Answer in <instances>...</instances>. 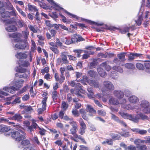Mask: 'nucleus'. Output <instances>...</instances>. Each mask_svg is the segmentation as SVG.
Returning <instances> with one entry per match:
<instances>
[{"instance_id":"obj_1","label":"nucleus","mask_w":150,"mask_h":150,"mask_svg":"<svg viewBox=\"0 0 150 150\" xmlns=\"http://www.w3.org/2000/svg\"><path fill=\"white\" fill-rule=\"evenodd\" d=\"M24 81L22 79L18 80L16 81H13L11 83L13 86H5L3 88V90L6 91L10 92L11 93H14L16 88L15 87L19 88L22 86V84L23 83Z\"/></svg>"},{"instance_id":"obj_2","label":"nucleus","mask_w":150,"mask_h":150,"mask_svg":"<svg viewBox=\"0 0 150 150\" xmlns=\"http://www.w3.org/2000/svg\"><path fill=\"white\" fill-rule=\"evenodd\" d=\"M29 35V31L28 28H26L25 30L22 32V34L20 33H14L9 35L10 38L14 39L13 42H20L21 41V37L23 36L25 40H27Z\"/></svg>"},{"instance_id":"obj_3","label":"nucleus","mask_w":150,"mask_h":150,"mask_svg":"<svg viewBox=\"0 0 150 150\" xmlns=\"http://www.w3.org/2000/svg\"><path fill=\"white\" fill-rule=\"evenodd\" d=\"M4 4L0 1V14L1 16L0 17V21L5 22V24L7 25L8 24V22L9 23L11 20L8 19L10 18L9 12L4 10Z\"/></svg>"},{"instance_id":"obj_4","label":"nucleus","mask_w":150,"mask_h":150,"mask_svg":"<svg viewBox=\"0 0 150 150\" xmlns=\"http://www.w3.org/2000/svg\"><path fill=\"white\" fill-rule=\"evenodd\" d=\"M140 107H137V112H142L145 114L150 113V103L147 101L143 100L140 102Z\"/></svg>"},{"instance_id":"obj_5","label":"nucleus","mask_w":150,"mask_h":150,"mask_svg":"<svg viewBox=\"0 0 150 150\" xmlns=\"http://www.w3.org/2000/svg\"><path fill=\"white\" fill-rule=\"evenodd\" d=\"M119 113L124 119H129L136 123H137L139 122V118L138 117L137 115H132L129 114L122 111L119 112Z\"/></svg>"},{"instance_id":"obj_6","label":"nucleus","mask_w":150,"mask_h":150,"mask_svg":"<svg viewBox=\"0 0 150 150\" xmlns=\"http://www.w3.org/2000/svg\"><path fill=\"white\" fill-rule=\"evenodd\" d=\"M25 134L23 131L18 130L13 132L11 134V136L16 141H20L25 138Z\"/></svg>"},{"instance_id":"obj_7","label":"nucleus","mask_w":150,"mask_h":150,"mask_svg":"<svg viewBox=\"0 0 150 150\" xmlns=\"http://www.w3.org/2000/svg\"><path fill=\"white\" fill-rule=\"evenodd\" d=\"M81 82L84 84H86V82H87L89 85L93 86L96 88L99 87V84L98 82L96 81H93L91 80H88L86 76H83V79L81 80Z\"/></svg>"},{"instance_id":"obj_8","label":"nucleus","mask_w":150,"mask_h":150,"mask_svg":"<svg viewBox=\"0 0 150 150\" xmlns=\"http://www.w3.org/2000/svg\"><path fill=\"white\" fill-rule=\"evenodd\" d=\"M18 73L16 74V76L20 78L27 79L29 76L30 72L29 71H26L25 69L19 68L18 70Z\"/></svg>"},{"instance_id":"obj_9","label":"nucleus","mask_w":150,"mask_h":150,"mask_svg":"<svg viewBox=\"0 0 150 150\" xmlns=\"http://www.w3.org/2000/svg\"><path fill=\"white\" fill-rule=\"evenodd\" d=\"M10 23L8 22V24L6 25L5 29L6 30L9 32H13L16 31L17 30L16 28L14 25H11L15 23V21H10Z\"/></svg>"},{"instance_id":"obj_10","label":"nucleus","mask_w":150,"mask_h":150,"mask_svg":"<svg viewBox=\"0 0 150 150\" xmlns=\"http://www.w3.org/2000/svg\"><path fill=\"white\" fill-rule=\"evenodd\" d=\"M122 100V102L121 103V106L123 108H124L128 110H134L135 111L137 112V106L135 105L134 106L132 107L131 106V105H124V104L126 103V100L125 99H124Z\"/></svg>"},{"instance_id":"obj_11","label":"nucleus","mask_w":150,"mask_h":150,"mask_svg":"<svg viewBox=\"0 0 150 150\" xmlns=\"http://www.w3.org/2000/svg\"><path fill=\"white\" fill-rule=\"evenodd\" d=\"M79 122L80 126L79 133L81 135H83L85 132V130L86 127V125L81 118L79 119Z\"/></svg>"},{"instance_id":"obj_12","label":"nucleus","mask_w":150,"mask_h":150,"mask_svg":"<svg viewBox=\"0 0 150 150\" xmlns=\"http://www.w3.org/2000/svg\"><path fill=\"white\" fill-rule=\"evenodd\" d=\"M104 87L107 90L111 91L114 90V86L113 84L110 81H105L103 82Z\"/></svg>"},{"instance_id":"obj_13","label":"nucleus","mask_w":150,"mask_h":150,"mask_svg":"<svg viewBox=\"0 0 150 150\" xmlns=\"http://www.w3.org/2000/svg\"><path fill=\"white\" fill-rule=\"evenodd\" d=\"M13 130L11 129L10 127L7 126L2 127L1 126V132H5V134L6 136H8L11 134L13 132Z\"/></svg>"},{"instance_id":"obj_14","label":"nucleus","mask_w":150,"mask_h":150,"mask_svg":"<svg viewBox=\"0 0 150 150\" xmlns=\"http://www.w3.org/2000/svg\"><path fill=\"white\" fill-rule=\"evenodd\" d=\"M15 47L17 49H24L25 48L28 49V43L24 42L21 43H18L15 46Z\"/></svg>"},{"instance_id":"obj_15","label":"nucleus","mask_w":150,"mask_h":150,"mask_svg":"<svg viewBox=\"0 0 150 150\" xmlns=\"http://www.w3.org/2000/svg\"><path fill=\"white\" fill-rule=\"evenodd\" d=\"M70 86H78L79 88H81L80 92L82 93H84L85 91L84 90L81 88V84L79 83H75L74 81H71L69 83Z\"/></svg>"},{"instance_id":"obj_16","label":"nucleus","mask_w":150,"mask_h":150,"mask_svg":"<svg viewBox=\"0 0 150 150\" xmlns=\"http://www.w3.org/2000/svg\"><path fill=\"white\" fill-rule=\"evenodd\" d=\"M15 56L17 59H26L28 55L24 53L19 52L16 54Z\"/></svg>"},{"instance_id":"obj_17","label":"nucleus","mask_w":150,"mask_h":150,"mask_svg":"<svg viewBox=\"0 0 150 150\" xmlns=\"http://www.w3.org/2000/svg\"><path fill=\"white\" fill-rule=\"evenodd\" d=\"M115 96L118 99L122 98L124 96V93L122 92L120 90H115L114 91Z\"/></svg>"},{"instance_id":"obj_18","label":"nucleus","mask_w":150,"mask_h":150,"mask_svg":"<svg viewBox=\"0 0 150 150\" xmlns=\"http://www.w3.org/2000/svg\"><path fill=\"white\" fill-rule=\"evenodd\" d=\"M61 57L64 64H68L69 62L67 59L66 52H62Z\"/></svg>"},{"instance_id":"obj_19","label":"nucleus","mask_w":150,"mask_h":150,"mask_svg":"<svg viewBox=\"0 0 150 150\" xmlns=\"http://www.w3.org/2000/svg\"><path fill=\"white\" fill-rule=\"evenodd\" d=\"M38 127H39L38 126V125L35 122H33L31 125L29 126L28 127V129L30 133L31 134H32V131L33 130V129H36L37 128H38Z\"/></svg>"},{"instance_id":"obj_20","label":"nucleus","mask_w":150,"mask_h":150,"mask_svg":"<svg viewBox=\"0 0 150 150\" xmlns=\"http://www.w3.org/2000/svg\"><path fill=\"white\" fill-rule=\"evenodd\" d=\"M142 55V54L135 53H130L128 55V60L132 61L136 57H140Z\"/></svg>"},{"instance_id":"obj_21","label":"nucleus","mask_w":150,"mask_h":150,"mask_svg":"<svg viewBox=\"0 0 150 150\" xmlns=\"http://www.w3.org/2000/svg\"><path fill=\"white\" fill-rule=\"evenodd\" d=\"M128 100L130 102L133 103H136L139 101L138 98L135 96H131L128 98Z\"/></svg>"},{"instance_id":"obj_22","label":"nucleus","mask_w":150,"mask_h":150,"mask_svg":"<svg viewBox=\"0 0 150 150\" xmlns=\"http://www.w3.org/2000/svg\"><path fill=\"white\" fill-rule=\"evenodd\" d=\"M50 131L52 132V135L54 137L55 139H57L59 136L60 132L55 129H50Z\"/></svg>"},{"instance_id":"obj_23","label":"nucleus","mask_w":150,"mask_h":150,"mask_svg":"<svg viewBox=\"0 0 150 150\" xmlns=\"http://www.w3.org/2000/svg\"><path fill=\"white\" fill-rule=\"evenodd\" d=\"M86 110L91 114H95L96 112V111L91 105H87Z\"/></svg>"},{"instance_id":"obj_24","label":"nucleus","mask_w":150,"mask_h":150,"mask_svg":"<svg viewBox=\"0 0 150 150\" xmlns=\"http://www.w3.org/2000/svg\"><path fill=\"white\" fill-rule=\"evenodd\" d=\"M108 61H106L105 62L102 63L100 64V66L105 69L106 70L108 71H109L111 68L110 66L108 65Z\"/></svg>"},{"instance_id":"obj_25","label":"nucleus","mask_w":150,"mask_h":150,"mask_svg":"<svg viewBox=\"0 0 150 150\" xmlns=\"http://www.w3.org/2000/svg\"><path fill=\"white\" fill-rule=\"evenodd\" d=\"M87 90L88 92V93L87 94L88 97L90 99L93 98L94 96L93 88H88Z\"/></svg>"},{"instance_id":"obj_26","label":"nucleus","mask_w":150,"mask_h":150,"mask_svg":"<svg viewBox=\"0 0 150 150\" xmlns=\"http://www.w3.org/2000/svg\"><path fill=\"white\" fill-rule=\"evenodd\" d=\"M47 1L51 4L52 7L55 10H59L60 9V7L59 5L55 3L53 0H47Z\"/></svg>"},{"instance_id":"obj_27","label":"nucleus","mask_w":150,"mask_h":150,"mask_svg":"<svg viewBox=\"0 0 150 150\" xmlns=\"http://www.w3.org/2000/svg\"><path fill=\"white\" fill-rule=\"evenodd\" d=\"M22 118V117L20 114H15L13 117H11V119L12 120H17L19 121Z\"/></svg>"},{"instance_id":"obj_28","label":"nucleus","mask_w":150,"mask_h":150,"mask_svg":"<svg viewBox=\"0 0 150 150\" xmlns=\"http://www.w3.org/2000/svg\"><path fill=\"white\" fill-rule=\"evenodd\" d=\"M97 71L100 76L102 77H104L106 75L105 71L100 68H98L97 69Z\"/></svg>"},{"instance_id":"obj_29","label":"nucleus","mask_w":150,"mask_h":150,"mask_svg":"<svg viewBox=\"0 0 150 150\" xmlns=\"http://www.w3.org/2000/svg\"><path fill=\"white\" fill-rule=\"evenodd\" d=\"M145 140H142L140 139L141 143H146L150 144V136H147L144 137Z\"/></svg>"},{"instance_id":"obj_30","label":"nucleus","mask_w":150,"mask_h":150,"mask_svg":"<svg viewBox=\"0 0 150 150\" xmlns=\"http://www.w3.org/2000/svg\"><path fill=\"white\" fill-rule=\"evenodd\" d=\"M125 53L124 52L120 53L117 54V57L121 61H124L126 60L125 59Z\"/></svg>"},{"instance_id":"obj_31","label":"nucleus","mask_w":150,"mask_h":150,"mask_svg":"<svg viewBox=\"0 0 150 150\" xmlns=\"http://www.w3.org/2000/svg\"><path fill=\"white\" fill-rule=\"evenodd\" d=\"M102 144L104 145L107 144L108 145H112L113 142L111 139H106L105 141L102 142Z\"/></svg>"},{"instance_id":"obj_32","label":"nucleus","mask_w":150,"mask_h":150,"mask_svg":"<svg viewBox=\"0 0 150 150\" xmlns=\"http://www.w3.org/2000/svg\"><path fill=\"white\" fill-rule=\"evenodd\" d=\"M140 112V113L138 114L137 115H137V117L139 118V119H140H140L143 120L147 119L148 118V117L147 116L142 113L141 112Z\"/></svg>"},{"instance_id":"obj_33","label":"nucleus","mask_w":150,"mask_h":150,"mask_svg":"<svg viewBox=\"0 0 150 150\" xmlns=\"http://www.w3.org/2000/svg\"><path fill=\"white\" fill-rule=\"evenodd\" d=\"M47 99V97H45L43 98L42 101V108L43 109V110H45L46 107V101Z\"/></svg>"},{"instance_id":"obj_34","label":"nucleus","mask_w":150,"mask_h":150,"mask_svg":"<svg viewBox=\"0 0 150 150\" xmlns=\"http://www.w3.org/2000/svg\"><path fill=\"white\" fill-rule=\"evenodd\" d=\"M125 67L128 69H135V66L134 64L131 63H127L124 65Z\"/></svg>"},{"instance_id":"obj_35","label":"nucleus","mask_w":150,"mask_h":150,"mask_svg":"<svg viewBox=\"0 0 150 150\" xmlns=\"http://www.w3.org/2000/svg\"><path fill=\"white\" fill-rule=\"evenodd\" d=\"M28 7L29 10L31 11H38L37 9L34 6L32 5L29 4H28Z\"/></svg>"},{"instance_id":"obj_36","label":"nucleus","mask_w":150,"mask_h":150,"mask_svg":"<svg viewBox=\"0 0 150 150\" xmlns=\"http://www.w3.org/2000/svg\"><path fill=\"white\" fill-rule=\"evenodd\" d=\"M30 30L34 33H37L38 32V29L36 28L35 26H33L31 25H28Z\"/></svg>"},{"instance_id":"obj_37","label":"nucleus","mask_w":150,"mask_h":150,"mask_svg":"<svg viewBox=\"0 0 150 150\" xmlns=\"http://www.w3.org/2000/svg\"><path fill=\"white\" fill-rule=\"evenodd\" d=\"M69 123L72 127L71 128L78 129V125L76 121L71 120Z\"/></svg>"},{"instance_id":"obj_38","label":"nucleus","mask_w":150,"mask_h":150,"mask_svg":"<svg viewBox=\"0 0 150 150\" xmlns=\"http://www.w3.org/2000/svg\"><path fill=\"white\" fill-rule=\"evenodd\" d=\"M109 102L110 104L113 105H117L119 104V102L113 98H111L109 100Z\"/></svg>"},{"instance_id":"obj_39","label":"nucleus","mask_w":150,"mask_h":150,"mask_svg":"<svg viewBox=\"0 0 150 150\" xmlns=\"http://www.w3.org/2000/svg\"><path fill=\"white\" fill-rule=\"evenodd\" d=\"M112 69L115 71H117V72H119L121 73L123 72V69L120 67L114 66L112 67Z\"/></svg>"},{"instance_id":"obj_40","label":"nucleus","mask_w":150,"mask_h":150,"mask_svg":"<svg viewBox=\"0 0 150 150\" xmlns=\"http://www.w3.org/2000/svg\"><path fill=\"white\" fill-rule=\"evenodd\" d=\"M18 24L20 27H25L26 25V23L22 20L19 21Z\"/></svg>"},{"instance_id":"obj_41","label":"nucleus","mask_w":150,"mask_h":150,"mask_svg":"<svg viewBox=\"0 0 150 150\" xmlns=\"http://www.w3.org/2000/svg\"><path fill=\"white\" fill-rule=\"evenodd\" d=\"M143 20V18L141 16H139L138 17L137 21H135L136 23L138 25H140L142 24V21Z\"/></svg>"},{"instance_id":"obj_42","label":"nucleus","mask_w":150,"mask_h":150,"mask_svg":"<svg viewBox=\"0 0 150 150\" xmlns=\"http://www.w3.org/2000/svg\"><path fill=\"white\" fill-rule=\"evenodd\" d=\"M50 48L51 50L55 54H58L59 53V51L57 48V46H55L54 47H50Z\"/></svg>"},{"instance_id":"obj_43","label":"nucleus","mask_w":150,"mask_h":150,"mask_svg":"<svg viewBox=\"0 0 150 150\" xmlns=\"http://www.w3.org/2000/svg\"><path fill=\"white\" fill-rule=\"evenodd\" d=\"M137 68L139 70H142L144 69V64H143L140 63H138L136 64Z\"/></svg>"},{"instance_id":"obj_44","label":"nucleus","mask_w":150,"mask_h":150,"mask_svg":"<svg viewBox=\"0 0 150 150\" xmlns=\"http://www.w3.org/2000/svg\"><path fill=\"white\" fill-rule=\"evenodd\" d=\"M137 148H139V150H147L148 148L147 146L143 144L139 146H137Z\"/></svg>"},{"instance_id":"obj_45","label":"nucleus","mask_w":150,"mask_h":150,"mask_svg":"<svg viewBox=\"0 0 150 150\" xmlns=\"http://www.w3.org/2000/svg\"><path fill=\"white\" fill-rule=\"evenodd\" d=\"M60 16H61V18H62V21L63 22L65 23H69L70 21L68 20L62 14L60 13Z\"/></svg>"},{"instance_id":"obj_46","label":"nucleus","mask_w":150,"mask_h":150,"mask_svg":"<svg viewBox=\"0 0 150 150\" xmlns=\"http://www.w3.org/2000/svg\"><path fill=\"white\" fill-rule=\"evenodd\" d=\"M61 40L62 41L64 42L65 40H66V41L65 42V44L67 45H69L73 43L71 39V40H67V39L66 38H62Z\"/></svg>"},{"instance_id":"obj_47","label":"nucleus","mask_w":150,"mask_h":150,"mask_svg":"<svg viewBox=\"0 0 150 150\" xmlns=\"http://www.w3.org/2000/svg\"><path fill=\"white\" fill-rule=\"evenodd\" d=\"M6 5L9 10H12L14 8L13 6L8 0H7L6 2Z\"/></svg>"},{"instance_id":"obj_48","label":"nucleus","mask_w":150,"mask_h":150,"mask_svg":"<svg viewBox=\"0 0 150 150\" xmlns=\"http://www.w3.org/2000/svg\"><path fill=\"white\" fill-rule=\"evenodd\" d=\"M18 64H19L20 67L21 66H22L24 67H27L29 65V62L27 61H25L21 63H19Z\"/></svg>"},{"instance_id":"obj_49","label":"nucleus","mask_w":150,"mask_h":150,"mask_svg":"<svg viewBox=\"0 0 150 150\" xmlns=\"http://www.w3.org/2000/svg\"><path fill=\"white\" fill-rule=\"evenodd\" d=\"M72 113L73 115L75 117H79V114L77 109H74L72 110Z\"/></svg>"},{"instance_id":"obj_50","label":"nucleus","mask_w":150,"mask_h":150,"mask_svg":"<svg viewBox=\"0 0 150 150\" xmlns=\"http://www.w3.org/2000/svg\"><path fill=\"white\" fill-rule=\"evenodd\" d=\"M58 97L57 92L56 91H54L52 93V98L53 100L54 101L57 99Z\"/></svg>"},{"instance_id":"obj_51","label":"nucleus","mask_w":150,"mask_h":150,"mask_svg":"<svg viewBox=\"0 0 150 150\" xmlns=\"http://www.w3.org/2000/svg\"><path fill=\"white\" fill-rule=\"evenodd\" d=\"M78 130V129L71 128L70 129V133L72 134L74 137L76 134V132Z\"/></svg>"},{"instance_id":"obj_52","label":"nucleus","mask_w":150,"mask_h":150,"mask_svg":"<svg viewBox=\"0 0 150 150\" xmlns=\"http://www.w3.org/2000/svg\"><path fill=\"white\" fill-rule=\"evenodd\" d=\"M21 144L23 145H30V142L28 139H26L23 141L21 142Z\"/></svg>"},{"instance_id":"obj_53","label":"nucleus","mask_w":150,"mask_h":150,"mask_svg":"<svg viewBox=\"0 0 150 150\" xmlns=\"http://www.w3.org/2000/svg\"><path fill=\"white\" fill-rule=\"evenodd\" d=\"M45 24L47 26L50 28H52L53 27V25L51 23L50 21L48 20H46L45 21Z\"/></svg>"},{"instance_id":"obj_54","label":"nucleus","mask_w":150,"mask_h":150,"mask_svg":"<svg viewBox=\"0 0 150 150\" xmlns=\"http://www.w3.org/2000/svg\"><path fill=\"white\" fill-rule=\"evenodd\" d=\"M38 128L40 130L39 132L40 134L41 135H44L46 132V130L43 128H41L39 127H38Z\"/></svg>"},{"instance_id":"obj_55","label":"nucleus","mask_w":150,"mask_h":150,"mask_svg":"<svg viewBox=\"0 0 150 150\" xmlns=\"http://www.w3.org/2000/svg\"><path fill=\"white\" fill-rule=\"evenodd\" d=\"M68 105L65 102H63L62 104V107L63 109L65 110L68 107Z\"/></svg>"},{"instance_id":"obj_56","label":"nucleus","mask_w":150,"mask_h":150,"mask_svg":"<svg viewBox=\"0 0 150 150\" xmlns=\"http://www.w3.org/2000/svg\"><path fill=\"white\" fill-rule=\"evenodd\" d=\"M12 11L10 12H9L10 13V17L11 16H16L17 14V13L15 10V9L14 8L11 10Z\"/></svg>"},{"instance_id":"obj_57","label":"nucleus","mask_w":150,"mask_h":150,"mask_svg":"<svg viewBox=\"0 0 150 150\" xmlns=\"http://www.w3.org/2000/svg\"><path fill=\"white\" fill-rule=\"evenodd\" d=\"M8 95V94L3 91L2 90H0V97L2 98L3 96H7Z\"/></svg>"},{"instance_id":"obj_58","label":"nucleus","mask_w":150,"mask_h":150,"mask_svg":"<svg viewBox=\"0 0 150 150\" xmlns=\"http://www.w3.org/2000/svg\"><path fill=\"white\" fill-rule=\"evenodd\" d=\"M75 37H77V41H84L85 40L82 37L79 35H78L76 34V35H75Z\"/></svg>"},{"instance_id":"obj_59","label":"nucleus","mask_w":150,"mask_h":150,"mask_svg":"<svg viewBox=\"0 0 150 150\" xmlns=\"http://www.w3.org/2000/svg\"><path fill=\"white\" fill-rule=\"evenodd\" d=\"M44 78L47 80L49 81L52 77L49 73L46 74L44 76Z\"/></svg>"},{"instance_id":"obj_60","label":"nucleus","mask_w":150,"mask_h":150,"mask_svg":"<svg viewBox=\"0 0 150 150\" xmlns=\"http://www.w3.org/2000/svg\"><path fill=\"white\" fill-rule=\"evenodd\" d=\"M94 53V52H92L91 53H88V54H83L82 57V58L83 59H87L89 57V54H93Z\"/></svg>"},{"instance_id":"obj_61","label":"nucleus","mask_w":150,"mask_h":150,"mask_svg":"<svg viewBox=\"0 0 150 150\" xmlns=\"http://www.w3.org/2000/svg\"><path fill=\"white\" fill-rule=\"evenodd\" d=\"M88 74L91 77H94L96 75V73L93 70H90L88 72Z\"/></svg>"},{"instance_id":"obj_62","label":"nucleus","mask_w":150,"mask_h":150,"mask_svg":"<svg viewBox=\"0 0 150 150\" xmlns=\"http://www.w3.org/2000/svg\"><path fill=\"white\" fill-rule=\"evenodd\" d=\"M20 97H17L12 102V104H16L17 103H20Z\"/></svg>"},{"instance_id":"obj_63","label":"nucleus","mask_w":150,"mask_h":150,"mask_svg":"<svg viewBox=\"0 0 150 150\" xmlns=\"http://www.w3.org/2000/svg\"><path fill=\"white\" fill-rule=\"evenodd\" d=\"M82 51V50H74V52L77 53V56L78 57H80V54H81Z\"/></svg>"},{"instance_id":"obj_64","label":"nucleus","mask_w":150,"mask_h":150,"mask_svg":"<svg viewBox=\"0 0 150 150\" xmlns=\"http://www.w3.org/2000/svg\"><path fill=\"white\" fill-rule=\"evenodd\" d=\"M49 71V68L48 67H45L44 69H43L41 70V72L43 74H44L45 73H47Z\"/></svg>"}]
</instances>
